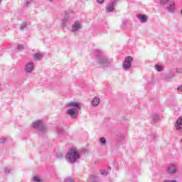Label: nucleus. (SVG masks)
Returning <instances> with one entry per match:
<instances>
[{
    "instance_id": "5",
    "label": "nucleus",
    "mask_w": 182,
    "mask_h": 182,
    "mask_svg": "<svg viewBox=\"0 0 182 182\" xmlns=\"http://www.w3.org/2000/svg\"><path fill=\"white\" fill-rule=\"evenodd\" d=\"M67 113L68 114H70V116H71V117H76V114L77 113V110L75 108L72 109H68L67 111Z\"/></svg>"
},
{
    "instance_id": "20",
    "label": "nucleus",
    "mask_w": 182,
    "mask_h": 182,
    "mask_svg": "<svg viewBox=\"0 0 182 182\" xmlns=\"http://www.w3.org/2000/svg\"><path fill=\"white\" fill-rule=\"evenodd\" d=\"M101 174L102 176H107V171H101Z\"/></svg>"
},
{
    "instance_id": "15",
    "label": "nucleus",
    "mask_w": 182,
    "mask_h": 182,
    "mask_svg": "<svg viewBox=\"0 0 182 182\" xmlns=\"http://www.w3.org/2000/svg\"><path fill=\"white\" fill-rule=\"evenodd\" d=\"M43 56L41 53H37L34 55L35 59H42Z\"/></svg>"
},
{
    "instance_id": "26",
    "label": "nucleus",
    "mask_w": 182,
    "mask_h": 182,
    "mask_svg": "<svg viewBox=\"0 0 182 182\" xmlns=\"http://www.w3.org/2000/svg\"><path fill=\"white\" fill-rule=\"evenodd\" d=\"M50 1H52V0H50Z\"/></svg>"
},
{
    "instance_id": "24",
    "label": "nucleus",
    "mask_w": 182,
    "mask_h": 182,
    "mask_svg": "<svg viewBox=\"0 0 182 182\" xmlns=\"http://www.w3.org/2000/svg\"><path fill=\"white\" fill-rule=\"evenodd\" d=\"M73 181L71 178L66 179V182H72Z\"/></svg>"
},
{
    "instance_id": "3",
    "label": "nucleus",
    "mask_w": 182,
    "mask_h": 182,
    "mask_svg": "<svg viewBox=\"0 0 182 182\" xmlns=\"http://www.w3.org/2000/svg\"><path fill=\"white\" fill-rule=\"evenodd\" d=\"M176 129L177 130H181L182 129V117H180L176 122L175 124Z\"/></svg>"
},
{
    "instance_id": "13",
    "label": "nucleus",
    "mask_w": 182,
    "mask_h": 182,
    "mask_svg": "<svg viewBox=\"0 0 182 182\" xmlns=\"http://www.w3.org/2000/svg\"><path fill=\"white\" fill-rule=\"evenodd\" d=\"M33 180L35 182H42V179L39 178V176H33Z\"/></svg>"
},
{
    "instance_id": "2",
    "label": "nucleus",
    "mask_w": 182,
    "mask_h": 182,
    "mask_svg": "<svg viewBox=\"0 0 182 182\" xmlns=\"http://www.w3.org/2000/svg\"><path fill=\"white\" fill-rule=\"evenodd\" d=\"M132 62H133V58L130 55L127 57L123 64L124 69H129L132 66Z\"/></svg>"
},
{
    "instance_id": "9",
    "label": "nucleus",
    "mask_w": 182,
    "mask_h": 182,
    "mask_svg": "<svg viewBox=\"0 0 182 182\" xmlns=\"http://www.w3.org/2000/svg\"><path fill=\"white\" fill-rule=\"evenodd\" d=\"M99 103H100V98L95 97L92 102V106H97Z\"/></svg>"
},
{
    "instance_id": "23",
    "label": "nucleus",
    "mask_w": 182,
    "mask_h": 182,
    "mask_svg": "<svg viewBox=\"0 0 182 182\" xmlns=\"http://www.w3.org/2000/svg\"><path fill=\"white\" fill-rule=\"evenodd\" d=\"M178 90L179 92H182V85H181V87H178Z\"/></svg>"
},
{
    "instance_id": "6",
    "label": "nucleus",
    "mask_w": 182,
    "mask_h": 182,
    "mask_svg": "<svg viewBox=\"0 0 182 182\" xmlns=\"http://www.w3.org/2000/svg\"><path fill=\"white\" fill-rule=\"evenodd\" d=\"M167 171L169 174H174V173H176V166L171 165L170 166L168 169H167Z\"/></svg>"
},
{
    "instance_id": "14",
    "label": "nucleus",
    "mask_w": 182,
    "mask_h": 182,
    "mask_svg": "<svg viewBox=\"0 0 182 182\" xmlns=\"http://www.w3.org/2000/svg\"><path fill=\"white\" fill-rule=\"evenodd\" d=\"M155 69L156 70H158V72H161V70H163V68L161 67V65H156L155 66Z\"/></svg>"
},
{
    "instance_id": "1",
    "label": "nucleus",
    "mask_w": 182,
    "mask_h": 182,
    "mask_svg": "<svg viewBox=\"0 0 182 182\" xmlns=\"http://www.w3.org/2000/svg\"><path fill=\"white\" fill-rule=\"evenodd\" d=\"M79 157V153L75 149L73 148L70 149L65 156L67 161H69L70 163H75L76 160H77Z\"/></svg>"
},
{
    "instance_id": "7",
    "label": "nucleus",
    "mask_w": 182,
    "mask_h": 182,
    "mask_svg": "<svg viewBox=\"0 0 182 182\" xmlns=\"http://www.w3.org/2000/svg\"><path fill=\"white\" fill-rule=\"evenodd\" d=\"M80 29V23L79 22H75V23L73 26V32H76Z\"/></svg>"
},
{
    "instance_id": "25",
    "label": "nucleus",
    "mask_w": 182,
    "mask_h": 182,
    "mask_svg": "<svg viewBox=\"0 0 182 182\" xmlns=\"http://www.w3.org/2000/svg\"><path fill=\"white\" fill-rule=\"evenodd\" d=\"M2 2V0H0V4Z\"/></svg>"
},
{
    "instance_id": "12",
    "label": "nucleus",
    "mask_w": 182,
    "mask_h": 182,
    "mask_svg": "<svg viewBox=\"0 0 182 182\" xmlns=\"http://www.w3.org/2000/svg\"><path fill=\"white\" fill-rule=\"evenodd\" d=\"M100 63L103 65V66H106L107 63H110V62L106 59L101 60Z\"/></svg>"
},
{
    "instance_id": "19",
    "label": "nucleus",
    "mask_w": 182,
    "mask_h": 182,
    "mask_svg": "<svg viewBox=\"0 0 182 182\" xmlns=\"http://www.w3.org/2000/svg\"><path fill=\"white\" fill-rule=\"evenodd\" d=\"M100 141L102 143V144H105L106 143V139L102 137L100 139Z\"/></svg>"
},
{
    "instance_id": "11",
    "label": "nucleus",
    "mask_w": 182,
    "mask_h": 182,
    "mask_svg": "<svg viewBox=\"0 0 182 182\" xmlns=\"http://www.w3.org/2000/svg\"><path fill=\"white\" fill-rule=\"evenodd\" d=\"M68 106L73 107H78V109H80V104H79L78 102H71L70 104H68Z\"/></svg>"
},
{
    "instance_id": "18",
    "label": "nucleus",
    "mask_w": 182,
    "mask_h": 182,
    "mask_svg": "<svg viewBox=\"0 0 182 182\" xmlns=\"http://www.w3.org/2000/svg\"><path fill=\"white\" fill-rule=\"evenodd\" d=\"M168 1L170 0H160V4H161V5H166V4L168 2Z\"/></svg>"
},
{
    "instance_id": "21",
    "label": "nucleus",
    "mask_w": 182,
    "mask_h": 182,
    "mask_svg": "<svg viewBox=\"0 0 182 182\" xmlns=\"http://www.w3.org/2000/svg\"><path fill=\"white\" fill-rule=\"evenodd\" d=\"M97 2H98V4H103V2H105V0H97Z\"/></svg>"
},
{
    "instance_id": "8",
    "label": "nucleus",
    "mask_w": 182,
    "mask_h": 182,
    "mask_svg": "<svg viewBox=\"0 0 182 182\" xmlns=\"http://www.w3.org/2000/svg\"><path fill=\"white\" fill-rule=\"evenodd\" d=\"M137 18H139L141 22L144 23L147 21V16H143L141 14H138Z\"/></svg>"
},
{
    "instance_id": "16",
    "label": "nucleus",
    "mask_w": 182,
    "mask_h": 182,
    "mask_svg": "<svg viewBox=\"0 0 182 182\" xmlns=\"http://www.w3.org/2000/svg\"><path fill=\"white\" fill-rule=\"evenodd\" d=\"M168 11L169 12H173L174 11V3L171 4L168 8Z\"/></svg>"
},
{
    "instance_id": "4",
    "label": "nucleus",
    "mask_w": 182,
    "mask_h": 182,
    "mask_svg": "<svg viewBox=\"0 0 182 182\" xmlns=\"http://www.w3.org/2000/svg\"><path fill=\"white\" fill-rule=\"evenodd\" d=\"M33 70V63H28L26 66V72L27 73H31Z\"/></svg>"
},
{
    "instance_id": "10",
    "label": "nucleus",
    "mask_w": 182,
    "mask_h": 182,
    "mask_svg": "<svg viewBox=\"0 0 182 182\" xmlns=\"http://www.w3.org/2000/svg\"><path fill=\"white\" fill-rule=\"evenodd\" d=\"M114 3H111L109 6L106 7L107 12H113L114 11V7L113 6Z\"/></svg>"
},
{
    "instance_id": "22",
    "label": "nucleus",
    "mask_w": 182,
    "mask_h": 182,
    "mask_svg": "<svg viewBox=\"0 0 182 182\" xmlns=\"http://www.w3.org/2000/svg\"><path fill=\"white\" fill-rule=\"evenodd\" d=\"M18 49H23V45L18 46Z\"/></svg>"
},
{
    "instance_id": "17",
    "label": "nucleus",
    "mask_w": 182,
    "mask_h": 182,
    "mask_svg": "<svg viewBox=\"0 0 182 182\" xmlns=\"http://www.w3.org/2000/svg\"><path fill=\"white\" fill-rule=\"evenodd\" d=\"M42 124V122L41 121H36L34 122L33 126L34 127H38V126H41Z\"/></svg>"
}]
</instances>
